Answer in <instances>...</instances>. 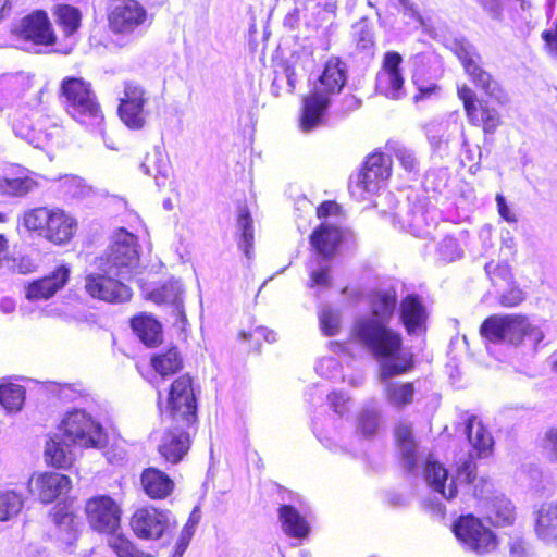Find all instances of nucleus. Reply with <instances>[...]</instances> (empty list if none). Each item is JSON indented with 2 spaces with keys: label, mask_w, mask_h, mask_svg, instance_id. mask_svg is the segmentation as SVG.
<instances>
[{
  "label": "nucleus",
  "mask_w": 557,
  "mask_h": 557,
  "mask_svg": "<svg viewBox=\"0 0 557 557\" xmlns=\"http://www.w3.org/2000/svg\"><path fill=\"white\" fill-rule=\"evenodd\" d=\"M397 305V294L392 287L374 290L370 297V313L357 318L351 338L381 359L382 377L400 375L413 367L412 355L403 349V336L389 326Z\"/></svg>",
  "instance_id": "obj_1"
},
{
  "label": "nucleus",
  "mask_w": 557,
  "mask_h": 557,
  "mask_svg": "<svg viewBox=\"0 0 557 557\" xmlns=\"http://www.w3.org/2000/svg\"><path fill=\"white\" fill-rule=\"evenodd\" d=\"M347 65L339 58H330L312 90L302 100L300 129L309 133L324 123L325 113L334 96L338 95L347 81Z\"/></svg>",
  "instance_id": "obj_2"
},
{
  "label": "nucleus",
  "mask_w": 557,
  "mask_h": 557,
  "mask_svg": "<svg viewBox=\"0 0 557 557\" xmlns=\"http://www.w3.org/2000/svg\"><path fill=\"white\" fill-rule=\"evenodd\" d=\"M59 96L71 117L91 132L104 135L102 128L104 116L89 82L81 77H64L60 85Z\"/></svg>",
  "instance_id": "obj_3"
},
{
  "label": "nucleus",
  "mask_w": 557,
  "mask_h": 557,
  "mask_svg": "<svg viewBox=\"0 0 557 557\" xmlns=\"http://www.w3.org/2000/svg\"><path fill=\"white\" fill-rule=\"evenodd\" d=\"M85 510L91 528L108 534L107 544L119 557H152L137 549L123 534L116 533L121 510L111 497H92L87 502Z\"/></svg>",
  "instance_id": "obj_4"
},
{
  "label": "nucleus",
  "mask_w": 557,
  "mask_h": 557,
  "mask_svg": "<svg viewBox=\"0 0 557 557\" xmlns=\"http://www.w3.org/2000/svg\"><path fill=\"white\" fill-rule=\"evenodd\" d=\"M481 335L494 344L524 346L535 350L544 338L542 329L519 314H494L484 320Z\"/></svg>",
  "instance_id": "obj_5"
},
{
  "label": "nucleus",
  "mask_w": 557,
  "mask_h": 557,
  "mask_svg": "<svg viewBox=\"0 0 557 557\" xmlns=\"http://www.w3.org/2000/svg\"><path fill=\"white\" fill-rule=\"evenodd\" d=\"M104 270H113L121 278H132L139 269V245L137 237L125 228L117 230L106 252L96 259Z\"/></svg>",
  "instance_id": "obj_6"
},
{
  "label": "nucleus",
  "mask_w": 557,
  "mask_h": 557,
  "mask_svg": "<svg viewBox=\"0 0 557 557\" xmlns=\"http://www.w3.org/2000/svg\"><path fill=\"white\" fill-rule=\"evenodd\" d=\"M22 224L28 231H40L48 240L58 245L69 242L77 227L76 221L63 210L47 207L25 211Z\"/></svg>",
  "instance_id": "obj_7"
},
{
  "label": "nucleus",
  "mask_w": 557,
  "mask_h": 557,
  "mask_svg": "<svg viewBox=\"0 0 557 557\" xmlns=\"http://www.w3.org/2000/svg\"><path fill=\"white\" fill-rule=\"evenodd\" d=\"M342 240V232L337 226L322 224L310 236V243L317 252V259L309 268V286L327 288L332 284L327 261L334 256Z\"/></svg>",
  "instance_id": "obj_8"
},
{
  "label": "nucleus",
  "mask_w": 557,
  "mask_h": 557,
  "mask_svg": "<svg viewBox=\"0 0 557 557\" xmlns=\"http://www.w3.org/2000/svg\"><path fill=\"white\" fill-rule=\"evenodd\" d=\"M449 49L459 59L465 72L478 88L484 90L499 103L507 101V96L497 81L482 67L481 55L469 40L465 37L454 38L449 44Z\"/></svg>",
  "instance_id": "obj_9"
},
{
  "label": "nucleus",
  "mask_w": 557,
  "mask_h": 557,
  "mask_svg": "<svg viewBox=\"0 0 557 557\" xmlns=\"http://www.w3.org/2000/svg\"><path fill=\"white\" fill-rule=\"evenodd\" d=\"M146 9L136 0H117L113 3L109 15V28L116 35V44L124 47L139 37L147 23Z\"/></svg>",
  "instance_id": "obj_10"
},
{
  "label": "nucleus",
  "mask_w": 557,
  "mask_h": 557,
  "mask_svg": "<svg viewBox=\"0 0 557 557\" xmlns=\"http://www.w3.org/2000/svg\"><path fill=\"white\" fill-rule=\"evenodd\" d=\"M59 431L67 442L85 448H102L108 442L101 424L81 409L69 411L62 419Z\"/></svg>",
  "instance_id": "obj_11"
},
{
  "label": "nucleus",
  "mask_w": 557,
  "mask_h": 557,
  "mask_svg": "<svg viewBox=\"0 0 557 557\" xmlns=\"http://www.w3.org/2000/svg\"><path fill=\"white\" fill-rule=\"evenodd\" d=\"M11 123L17 137L37 148L48 144L60 132L59 127L48 116L37 110L32 111L30 114L24 109L16 110Z\"/></svg>",
  "instance_id": "obj_12"
},
{
  "label": "nucleus",
  "mask_w": 557,
  "mask_h": 557,
  "mask_svg": "<svg viewBox=\"0 0 557 557\" xmlns=\"http://www.w3.org/2000/svg\"><path fill=\"white\" fill-rule=\"evenodd\" d=\"M95 269L85 276L86 293L107 302H124L131 299V288L123 283L124 278L114 275L113 270H104L94 262Z\"/></svg>",
  "instance_id": "obj_13"
},
{
  "label": "nucleus",
  "mask_w": 557,
  "mask_h": 557,
  "mask_svg": "<svg viewBox=\"0 0 557 557\" xmlns=\"http://www.w3.org/2000/svg\"><path fill=\"white\" fill-rule=\"evenodd\" d=\"M392 159L388 154L375 152L363 163L360 173L350 182L352 196L364 199L367 194L376 193L391 176Z\"/></svg>",
  "instance_id": "obj_14"
},
{
  "label": "nucleus",
  "mask_w": 557,
  "mask_h": 557,
  "mask_svg": "<svg viewBox=\"0 0 557 557\" xmlns=\"http://www.w3.org/2000/svg\"><path fill=\"white\" fill-rule=\"evenodd\" d=\"M131 527L137 537L158 540L176 528V521L169 510L156 507L137 509L131 518Z\"/></svg>",
  "instance_id": "obj_15"
},
{
  "label": "nucleus",
  "mask_w": 557,
  "mask_h": 557,
  "mask_svg": "<svg viewBox=\"0 0 557 557\" xmlns=\"http://www.w3.org/2000/svg\"><path fill=\"white\" fill-rule=\"evenodd\" d=\"M453 530L456 537L478 555L491 553L497 546L493 531L473 515L461 516Z\"/></svg>",
  "instance_id": "obj_16"
},
{
  "label": "nucleus",
  "mask_w": 557,
  "mask_h": 557,
  "mask_svg": "<svg viewBox=\"0 0 557 557\" xmlns=\"http://www.w3.org/2000/svg\"><path fill=\"white\" fill-rule=\"evenodd\" d=\"M166 410L172 421H182L184 425H191L196 421V398L188 375L176 379L169 392Z\"/></svg>",
  "instance_id": "obj_17"
},
{
  "label": "nucleus",
  "mask_w": 557,
  "mask_h": 557,
  "mask_svg": "<svg viewBox=\"0 0 557 557\" xmlns=\"http://www.w3.org/2000/svg\"><path fill=\"white\" fill-rule=\"evenodd\" d=\"M175 425L166 429L160 436L157 449L164 461L176 465L183 460L190 447V438L185 430L190 425H184L180 420L173 421Z\"/></svg>",
  "instance_id": "obj_18"
},
{
  "label": "nucleus",
  "mask_w": 557,
  "mask_h": 557,
  "mask_svg": "<svg viewBox=\"0 0 557 557\" xmlns=\"http://www.w3.org/2000/svg\"><path fill=\"white\" fill-rule=\"evenodd\" d=\"M401 55L388 51L384 55L383 69L376 76V90L386 98L398 100L404 95V78L399 70Z\"/></svg>",
  "instance_id": "obj_19"
},
{
  "label": "nucleus",
  "mask_w": 557,
  "mask_h": 557,
  "mask_svg": "<svg viewBox=\"0 0 557 557\" xmlns=\"http://www.w3.org/2000/svg\"><path fill=\"white\" fill-rule=\"evenodd\" d=\"M15 32L22 39L35 47H48L55 42L50 21L42 11L22 18Z\"/></svg>",
  "instance_id": "obj_20"
},
{
  "label": "nucleus",
  "mask_w": 557,
  "mask_h": 557,
  "mask_svg": "<svg viewBox=\"0 0 557 557\" xmlns=\"http://www.w3.org/2000/svg\"><path fill=\"white\" fill-rule=\"evenodd\" d=\"M71 487L69 476L58 472H45L28 480L29 493L37 495L44 504H50L66 494Z\"/></svg>",
  "instance_id": "obj_21"
},
{
  "label": "nucleus",
  "mask_w": 557,
  "mask_h": 557,
  "mask_svg": "<svg viewBox=\"0 0 557 557\" xmlns=\"http://www.w3.org/2000/svg\"><path fill=\"white\" fill-rule=\"evenodd\" d=\"M70 273L71 270L67 265H59L50 274L29 283L26 286V298L30 301H40L51 298L69 282Z\"/></svg>",
  "instance_id": "obj_22"
},
{
  "label": "nucleus",
  "mask_w": 557,
  "mask_h": 557,
  "mask_svg": "<svg viewBox=\"0 0 557 557\" xmlns=\"http://www.w3.org/2000/svg\"><path fill=\"white\" fill-rule=\"evenodd\" d=\"M399 319L409 335H421L426 331V308L417 295H407L399 306Z\"/></svg>",
  "instance_id": "obj_23"
},
{
  "label": "nucleus",
  "mask_w": 557,
  "mask_h": 557,
  "mask_svg": "<svg viewBox=\"0 0 557 557\" xmlns=\"http://www.w3.org/2000/svg\"><path fill=\"white\" fill-rule=\"evenodd\" d=\"M395 440L403 468L407 472L414 473L419 468L420 456L411 425L407 422L398 423L395 428Z\"/></svg>",
  "instance_id": "obj_24"
},
{
  "label": "nucleus",
  "mask_w": 557,
  "mask_h": 557,
  "mask_svg": "<svg viewBox=\"0 0 557 557\" xmlns=\"http://www.w3.org/2000/svg\"><path fill=\"white\" fill-rule=\"evenodd\" d=\"M54 16L57 24L62 29L64 36L67 39L65 48L55 49V51L67 54L72 51L73 46L75 45L74 35L81 26L82 13L75 7L70 4H60L57 5L54 10Z\"/></svg>",
  "instance_id": "obj_25"
},
{
  "label": "nucleus",
  "mask_w": 557,
  "mask_h": 557,
  "mask_svg": "<svg viewBox=\"0 0 557 557\" xmlns=\"http://www.w3.org/2000/svg\"><path fill=\"white\" fill-rule=\"evenodd\" d=\"M534 531L537 539L545 544L557 545V499L540 507Z\"/></svg>",
  "instance_id": "obj_26"
},
{
  "label": "nucleus",
  "mask_w": 557,
  "mask_h": 557,
  "mask_svg": "<svg viewBox=\"0 0 557 557\" xmlns=\"http://www.w3.org/2000/svg\"><path fill=\"white\" fill-rule=\"evenodd\" d=\"M355 53L364 59H372L375 54L374 24L368 17H361L352 24L350 30Z\"/></svg>",
  "instance_id": "obj_27"
},
{
  "label": "nucleus",
  "mask_w": 557,
  "mask_h": 557,
  "mask_svg": "<svg viewBox=\"0 0 557 557\" xmlns=\"http://www.w3.org/2000/svg\"><path fill=\"white\" fill-rule=\"evenodd\" d=\"M423 472L429 486L443 498L450 500L456 496L457 487L455 481L451 480L449 485L446 486L448 472L441 463L429 458L425 461Z\"/></svg>",
  "instance_id": "obj_28"
},
{
  "label": "nucleus",
  "mask_w": 557,
  "mask_h": 557,
  "mask_svg": "<svg viewBox=\"0 0 557 557\" xmlns=\"http://www.w3.org/2000/svg\"><path fill=\"white\" fill-rule=\"evenodd\" d=\"M145 493L153 499H163L168 497L173 488V480L157 468H148L143 471L140 476Z\"/></svg>",
  "instance_id": "obj_29"
},
{
  "label": "nucleus",
  "mask_w": 557,
  "mask_h": 557,
  "mask_svg": "<svg viewBox=\"0 0 557 557\" xmlns=\"http://www.w3.org/2000/svg\"><path fill=\"white\" fill-rule=\"evenodd\" d=\"M141 169L147 175H153L158 187L165 186L172 173L170 159L159 146H156L152 152L147 153Z\"/></svg>",
  "instance_id": "obj_30"
},
{
  "label": "nucleus",
  "mask_w": 557,
  "mask_h": 557,
  "mask_svg": "<svg viewBox=\"0 0 557 557\" xmlns=\"http://www.w3.org/2000/svg\"><path fill=\"white\" fill-rule=\"evenodd\" d=\"M381 362V359H377ZM395 375H393L394 377ZM392 376L382 377V368L380 367V380L384 383V396L386 401L397 409H403L413 401L416 388L411 382H393Z\"/></svg>",
  "instance_id": "obj_31"
},
{
  "label": "nucleus",
  "mask_w": 557,
  "mask_h": 557,
  "mask_svg": "<svg viewBox=\"0 0 557 557\" xmlns=\"http://www.w3.org/2000/svg\"><path fill=\"white\" fill-rule=\"evenodd\" d=\"M278 521L283 532L289 537L304 540L309 535L310 525L308 521L292 505L280 506Z\"/></svg>",
  "instance_id": "obj_32"
},
{
  "label": "nucleus",
  "mask_w": 557,
  "mask_h": 557,
  "mask_svg": "<svg viewBox=\"0 0 557 557\" xmlns=\"http://www.w3.org/2000/svg\"><path fill=\"white\" fill-rule=\"evenodd\" d=\"M466 434L476 457L485 458L491 455L494 445L493 437L476 417H470L468 419Z\"/></svg>",
  "instance_id": "obj_33"
},
{
  "label": "nucleus",
  "mask_w": 557,
  "mask_h": 557,
  "mask_svg": "<svg viewBox=\"0 0 557 557\" xmlns=\"http://www.w3.org/2000/svg\"><path fill=\"white\" fill-rule=\"evenodd\" d=\"M453 121H432L425 126L428 140L434 152H443L446 150L449 141V128L455 131L461 128L457 122V115H450Z\"/></svg>",
  "instance_id": "obj_34"
},
{
  "label": "nucleus",
  "mask_w": 557,
  "mask_h": 557,
  "mask_svg": "<svg viewBox=\"0 0 557 557\" xmlns=\"http://www.w3.org/2000/svg\"><path fill=\"white\" fill-rule=\"evenodd\" d=\"M65 437H50L45 447V460L55 468H67L72 465L73 453Z\"/></svg>",
  "instance_id": "obj_35"
},
{
  "label": "nucleus",
  "mask_w": 557,
  "mask_h": 557,
  "mask_svg": "<svg viewBox=\"0 0 557 557\" xmlns=\"http://www.w3.org/2000/svg\"><path fill=\"white\" fill-rule=\"evenodd\" d=\"M486 518L496 527L510 525L515 521V507L504 496L494 497L486 504Z\"/></svg>",
  "instance_id": "obj_36"
},
{
  "label": "nucleus",
  "mask_w": 557,
  "mask_h": 557,
  "mask_svg": "<svg viewBox=\"0 0 557 557\" xmlns=\"http://www.w3.org/2000/svg\"><path fill=\"white\" fill-rule=\"evenodd\" d=\"M183 287L178 280H169L151 293V299L158 304H169L182 319H185L182 302Z\"/></svg>",
  "instance_id": "obj_37"
},
{
  "label": "nucleus",
  "mask_w": 557,
  "mask_h": 557,
  "mask_svg": "<svg viewBox=\"0 0 557 557\" xmlns=\"http://www.w3.org/2000/svg\"><path fill=\"white\" fill-rule=\"evenodd\" d=\"M132 327L138 338L147 346H154L161 342V325L149 315H138L132 320Z\"/></svg>",
  "instance_id": "obj_38"
},
{
  "label": "nucleus",
  "mask_w": 557,
  "mask_h": 557,
  "mask_svg": "<svg viewBox=\"0 0 557 557\" xmlns=\"http://www.w3.org/2000/svg\"><path fill=\"white\" fill-rule=\"evenodd\" d=\"M436 212L426 210L422 207H416L410 212L408 221L411 233L417 237H429L432 228L436 226Z\"/></svg>",
  "instance_id": "obj_39"
},
{
  "label": "nucleus",
  "mask_w": 557,
  "mask_h": 557,
  "mask_svg": "<svg viewBox=\"0 0 557 557\" xmlns=\"http://www.w3.org/2000/svg\"><path fill=\"white\" fill-rule=\"evenodd\" d=\"M25 401V388L16 383L2 379L0 381V405L8 412H17Z\"/></svg>",
  "instance_id": "obj_40"
},
{
  "label": "nucleus",
  "mask_w": 557,
  "mask_h": 557,
  "mask_svg": "<svg viewBox=\"0 0 557 557\" xmlns=\"http://www.w3.org/2000/svg\"><path fill=\"white\" fill-rule=\"evenodd\" d=\"M237 228L240 232L238 247L247 259H251L253 256V225L246 206L238 208Z\"/></svg>",
  "instance_id": "obj_41"
},
{
  "label": "nucleus",
  "mask_w": 557,
  "mask_h": 557,
  "mask_svg": "<svg viewBox=\"0 0 557 557\" xmlns=\"http://www.w3.org/2000/svg\"><path fill=\"white\" fill-rule=\"evenodd\" d=\"M36 186V182L27 175L0 178V194L7 196L22 197L33 191Z\"/></svg>",
  "instance_id": "obj_42"
},
{
  "label": "nucleus",
  "mask_w": 557,
  "mask_h": 557,
  "mask_svg": "<svg viewBox=\"0 0 557 557\" xmlns=\"http://www.w3.org/2000/svg\"><path fill=\"white\" fill-rule=\"evenodd\" d=\"M24 506V497L13 490L0 491V521L15 518Z\"/></svg>",
  "instance_id": "obj_43"
},
{
  "label": "nucleus",
  "mask_w": 557,
  "mask_h": 557,
  "mask_svg": "<svg viewBox=\"0 0 557 557\" xmlns=\"http://www.w3.org/2000/svg\"><path fill=\"white\" fill-rule=\"evenodd\" d=\"M151 363L156 372L162 376H166L177 372L182 368V358L176 348H171L164 354L153 356Z\"/></svg>",
  "instance_id": "obj_44"
},
{
  "label": "nucleus",
  "mask_w": 557,
  "mask_h": 557,
  "mask_svg": "<svg viewBox=\"0 0 557 557\" xmlns=\"http://www.w3.org/2000/svg\"><path fill=\"white\" fill-rule=\"evenodd\" d=\"M435 255L438 262L449 263L461 259L463 250L455 237L446 235L436 244Z\"/></svg>",
  "instance_id": "obj_45"
},
{
  "label": "nucleus",
  "mask_w": 557,
  "mask_h": 557,
  "mask_svg": "<svg viewBox=\"0 0 557 557\" xmlns=\"http://www.w3.org/2000/svg\"><path fill=\"white\" fill-rule=\"evenodd\" d=\"M381 423V412L375 406L364 407L358 417V431L367 437L373 436Z\"/></svg>",
  "instance_id": "obj_46"
},
{
  "label": "nucleus",
  "mask_w": 557,
  "mask_h": 557,
  "mask_svg": "<svg viewBox=\"0 0 557 557\" xmlns=\"http://www.w3.org/2000/svg\"><path fill=\"white\" fill-rule=\"evenodd\" d=\"M484 269L492 284L498 287L499 290L505 289L506 286H510L513 282L510 267L505 262H488L485 264Z\"/></svg>",
  "instance_id": "obj_47"
},
{
  "label": "nucleus",
  "mask_w": 557,
  "mask_h": 557,
  "mask_svg": "<svg viewBox=\"0 0 557 557\" xmlns=\"http://www.w3.org/2000/svg\"><path fill=\"white\" fill-rule=\"evenodd\" d=\"M145 104H120L119 115L123 123L132 129H140L146 123Z\"/></svg>",
  "instance_id": "obj_48"
},
{
  "label": "nucleus",
  "mask_w": 557,
  "mask_h": 557,
  "mask_svg": "<svg viewBox=\"0 0 557 557\" xmlns=\"http://www.w3.org/2000/svg\"><path fill=\"white\" fill-rule=\"evenodd\" d=\"M341 312L330 306L319 310L320 329L325 336H335L341 330Z\"/></svg>",
  "instance_id": "obj_49"
},
{
  "label": "nucleus",
  "mask_w": 557,
  "mask_h": 557,
  "mask_svg": "<svg viewBox=\"0 0 557 557\" xmlns=\"http://www.w3.org/2000/svg\"><path fill=\"white\" fill-rule=\"evenodd\" d=\"M317 373L331 381H345L342 373V367L338 360L334 357L321 358L315 366Z\"/></svg>",
  "instance_id": "obj_50"
},
{
  "label": "nucleus",
  "mask_w": 557,
  "mask_h": 557,
  "mask_svg": "<svg viewBox=\"0 0 557 557\" xmlns=\"http://www.w3.org/2000/svg\"><path fill=\"white\" fill-rule=\"evenodd\" d=\"M483 123V131L485 134H493L500 124V115L496 109L488 107H481L475 113L474 122L472 124Z\"/></svg>",
  "instance_id": "obj_51"
},
{
  "label": "nucleus",
  "mask_w": 557,
  "mask_h": 557,
  "mask_svg": "<svg viewBox=\"0 0 557 557\" xmlns=\"http://www.w3.org/2000/svg\"><path fill=\"white\" fill-rule=\"evenodd\" d=\"M395 158L399 161L400 165L409 173H417L419 170V161L416 157V153L403 146V145H396L393 148Z\"/></svg>",
  "instance_id": "obj_52"
},
{
  "label": "nucleus",
  "mask_w": 557,
  "mask_h": 557,
  "mask_svg": "<svg viewBox=\"0 0 557 557\" xmlns=\"http://www.w3.org/2000/svg\"><path fill=\"white\" fill-rule=\"evenodd\" d=\"M60 188L65 196L71 198L82 197L87 191V186L81 177L70 175L61 178Z\"/></svg>",
  "instance_id": "obj_53"
},
{
  "label": "nucleus",
  "mask_w": 557,
  "mask_h": 557,
  "mask_svg": "<svg viewBox=\"0 0 557 557\" xmlns=\"http://www.w3.org/2000/svg\"><path fill=\"white\" fill-rule=\"evenodd\" d=\"M148 98L145 89L137 83L126 82L124 86V97L120 104H146Z\"/></svg>",
  "instance_id": "obj_54"
},
{
  "label": "nucleus",
  "mask_w": 557,
  "mask_h": 557,
  "mask_svg": "<svg viewBox=\"0 0 557 557\" xmlns=\"http://www.w3.org/2000/svg\"><path fill=\"white\" fill-rule=\"evenodd\" d=\"M499 302L504 307H515L524 300V293L517 287L513 283L506 286L505 289L498 290Z\"/></svg>",
  "instance_id": "obj_55"
},
{
  "label": "nucleus",
  "mask_w": 557,
  "mask_h": 557,
  "mask_svg": "<svg viewBox=\"0 0 557 557\" xmlns=\"http://www.w3.org/2000/svg\"><path fill=\"white\" fill-rule=\"evenodd\" d=\"M475 470L476 465L473 460L472 453H469L466 460H463L460 465L457 467V479L460 482L470 484L473 483L475 480Z\"/></svg>",
  "instance_id": "obj_56"
},
{
  "label": "nucleus",
  "mask_w": 557,
  "mask_h": 557,
  "mask_svg": "<svg viewBox=\"0 0 557 557\" xmlns=\"http://www.w3.org/2000/svg\"><path fill=\"white\" fill-rule=\"evenodd\" d=\"M508 548L510 557H531L532 555L530 544L518 535L509 539Z\"/></svg>",
  "instance_id": "obj_57"
},
{
  "label": "nucleus",
  "mask_w": 557,
  "mask_h": 557,
  "mask_svg": "<svg viewBox=\"0 0 557 557\" xmlns=\"http://www.w3.org/2000/svg\"><path fill=\"white\" fill-rule=\"evenodd\" d=\"M200 519H201V511H200V508L198 506H196L191 510L186 524L184 525L183 530L181 531L178 540L189 544V542L195 533V529H196L197 524L200 522Z\"/></svg>",
  "instance_id": "obj_58"
},
{
  "label": "nucleus",
  "mask_w": 557,
  "mask_h": 557,
  "mask_svg": "<svg viewBox=\"0 0 557 557\" xmlns=\"http://www.w3.org/2000/svg\"><path fill=\"white\" fill-rule=\"evenodd\" d=\"M543 450L549 461L557 462V426L545 433Z\"/></svg>",
  "instance_id": "obj_59"
},
{
  "label": "nucleus",
  "mask_w": 557,
  "mask_h": 557,
  "mask_svg": "<svg viewBox=\"0 0 557 557\" xmlns=\"http://www.w3.org/2000/svg\"><path fill=\"white\" fill-rule=\"evenodd\" d=\"M458 96L463 101L465 110L470 122H474L478 108L474 103L473 91L469 87L462 86L458 89Z\"/></svg>",
  "instance_id": "obj_60"
},
{
  "label": "nucleus",
  "mask_w": 557,
  "mask_h": 557,
  "mask_svg": "<svg viewBox=\"0 0 557 557\" xmlns=\"http://www.w3.org/2000/svg\"><path fill=\"white\" fill-rule=\"evenodd\" d=\"M480 4L484 9V11L493 18V20H502L503 10L506 3V0H479Z\"/></svg>",
  "instance_id": "obj_61"
},
{
  "label": "nucleus",
  "mask_w": 557,
  "mask_h": 557,
  "mask_svg": "<svg viewBox=\"0 0 557 557\" xmlns=\"http://www.w3.org/2000/svg\"><path fill=\"white\" fill-rule=\"evenodd\" d=\"M330 406L337 414L342 416L347 410L349 397L342 392H334L327 396Z\"/></svg>",
  "instance_id": "obj_62"
},
{
  "label": "nucleus",
  "mask_w": 557,
  "mask_h": 557,
  "mask_svg": "<svg viewBox=\"0 0 557 557\" xmlns=\"http://www.w3.org/2000/svg\"><path fill=\"white\" fill-rule=\"evenodd\" d=\"M37 265L30 257L22 256L13 259L12 269L21 274H28L36 270Z\"/></svg>",
  "instance_id": "obj_63"
},
{
  "label": "nucleus",
  "mask_w": 557,
  "mask_h": 557,
  "mask_svg": "<svg viewBox=\"0 0 557 557\" xmlns=\"http://www.w3.org/2000/svg\"><path fill=\"white\" fill-rule=\"evenodd\" d=\"M542 38L545 41L547 52L552 57H557V23L554 28L543 32Z\"/></svg>",
  "instance_id": "obj_64"
}]
</instances>
